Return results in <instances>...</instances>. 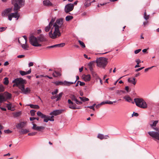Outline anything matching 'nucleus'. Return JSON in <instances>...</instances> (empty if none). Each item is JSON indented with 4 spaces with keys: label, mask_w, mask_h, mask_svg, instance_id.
<instances>
[{
    "label": "nucleus",
    "mask_w": 159,
    "mask_h": 159,
    "mask_svg": "<svg viewBox=\"0 0 159 159\" xmlns=\"http://www.w3.org/2000/svg\"><path fill=\"white\" fill-rule=\"evenodd\" d=\"M57 24L61 26V28L63 26V19L62 18L57 19L56 20Z\"/></svg>",
    "instance_id": "f3484780"
},
{
    "label": "nucleus",
    "mask_w": 159,
    "mask_h": 159,
    "mask_svg": "<svg viewBox=\"0 0 159 159\" xmlns=\"http://www.w3.org/2000/svg\"><path fill=\"white\" fill-rule=\"evenodd\" d=\"M11 3L14 6L13 11L19 10L25 4V0H11Z\"/></svg>",
    "instance_id": "f257e3e1"
},
{
    "label": "nucleus",
    "mask_w": 159,
    "mask_h": 159,
    "mask_svg": "<svg viewBox=\"0 0 159 159\" xmlns=\"http://www.w3.org/2000/svg\"><path fill=\"white\" fill-rule=\"evenodd\" d=\"M95 62H96V60L91 61L88 64V66H92L93 65H94V64Z\"/></svg>",
    "instance_id": "a18cd8bd"
},
{
    "label": "nucleus",
    "mask_w": 159,
    "mask_h": 159,
    "mask_svg": "<svg viewBox=\"0 0 159 159\" xmlns=\"http://www.w3.org/2000/svg\"><path fill=\"white\" fill-rule=\"evenodd\" d=\"M25 44H22L21 45L22 48L25 50H28L27 48H28L29 46Z\"/></svg>",
    "instance_id": "37998d69"
},
{
    "label": "nucleus",
    "mask_w": 159,
    "mask_h": 159,
    "mask_svg": "<svg viewBox=\"0 0 159 159\" xmlns=\"http://www.w3.org/2000/svg\"><path fill=\"white\" fill-rule=\"evenodd\" d=\"M85 1L84 5L86 7H89L91 5V0H85Z\"/></svg>",
    "instance_id": "cd10ccee"
},
{
    "label": "nucleus",
    "mask_w": 159,
    "mask_h": 159,
    "mask_svg": "<svg viewBox=\"0 0 159 159\" xmlns=\"http://www.w3.org/2000/svg\"><path fill=\"white\" fill-rule=\"evenodd\" d=\"M54 28H61V26H59L57 23L56 21L53 25Z\"/></svg>",
    "instance_id": "79ce46f5"
},
{
    "label": "nucleus",
    "mask_w": 159,
    "mask_h": 159,
    "mask_svg": "<svg viewBox=\"0 0 159 159\" xmlns=\"http://www.w3.org/2000/svg\"><path fill=\"white\" fill-rule=\"evenodd\" d=\"M25 81V80L21 78H16L12 81V83H14L13 86V87L16 86L19 89L20 87L22 84H23V82Z\"/></svg>",
    "instance_id": "39448f33"
},
{
    "label": "nucleus",
    "mask_w": 159,
    "mask_h": 159,
    "mask_svg": "<svg viewBox=\"0 0 159 159\" xmlns=\"http://www.w3.org/2000/svg\"><path fill=\"white\" fill-rule=\"evenodd\" d=\"M18 10L13 11L15 12L11 13L12 17L16 18V20H17L20 16V15L18 13Z\"/></svg>",
    "instance_id": "ddd939ff"
},
{
    "label": "nucleus",
    "mask_w": 159,
    "mask_h": 159,
    "mask_svg": "<svg viewBox=\"0 0 159 159\" xmlns=\"http://www.w3.org/2000/svg\"><path fill=\"white\" fill-rule=\"evenodd\" d=\"M134 102L136 105L140 108L145 109L148 107L146 102L143 98H135Z\"/></svg>",
    "instance_id": "7ed1b4c3"
},
{
    "label": "nucleus",
    "mask_w": 159,
    "mask_h": 159,
    "mask_svg": "<svg viewBox=\"0 0 159 159\" xmlns=\"http://www.w3.org/2000/svg\"><path fill=\"white\" fill-rule=\"evenodd\" d=\"M26 106H30V108L35 109H38L39 108V107L38 105H34L33 104H29L27 105Z\"/></svg>",
    "instance_id": "aec40b11"
},
{
    "label": "nucleus",
    "mask_w": 159,
    "mask_h": 159,
    "mask_svg": "<svg viewBox=\"0 0 159 159\" xmlns=\"http://www.w3.org/2000/svg\"><path fill=\"white\" fill-rule=\"evenodd\" d=\"M139 116V114L138 113L134 112L133 114H132V116H135L137 117V116Z\"/></svg>",
    "instance_id": "69168bd1"
},
{
    "label": "nucleus",
    "mask_w": 159,
    "mask_h": 159,
    "mask_svg": "<svg viewBox=\"0 0 159 159\" xmlns=\"http://www.w3.org/2000/svg\"><path fill=\"white\" fill-rule=\"evenodd\" d=\"M11 93H7V94L6 95V100L7 99H10L11 98Z\"/></svg>",
    "instance_id": "ea45409f"
},
{
    "label": "nucleus",
    "mask_w": 159,
    "mask_h": 159,
    "mask_svg": "<svg viewBox=\"0 0 159 159\" xmlns=\"http://www.w3.org/2000/svg\"><path fill=\"white\" fill-rule=\"evenodd\" d=\"M149 135L155 140H159V133L155 131H149L148 132Z\"/></svg>",
    "instance_id": "0eeeda50"
},
{
    "label": "nucleus",
    "mask_w": 159,
    "mask_h": 159,
    "mask_svg": "<svg viewBox=\"0 0 159 159\" xmlns=\"http://www.w3.org/2000/svg\"><path fill=\"white\" fill-rule=\"evenodd\" d=\"M43 5L46 6H52V4L49 0H44L43 2Z\"/></svg>",
    "instance_id": "dca6fc26"
},
{
    "label": "nucleus",
    "mask_w": 159,
    "mask_h": 159,
    "mask_svg": "<svg viewBox=\"0 0 159 159\" xmlns=\"http://www.w3.org/2000/svg\"><path fill=\"white\" fill-rule=\"evenodd\" d=\"M78 42L82 48H84L85 47V45L83 42L81 40H78Z\"/></svg>",
    "instance_id": "c9c22d12"
},
{
    "label": "nucleus",
    "mask_w": 159,
    "mask_h": 159,
    "mask_svg": "<svg viewBox=\"0 0 159 159\" xmlns=\"http://www.w3.org/2000/svg\"><path fill=\"white\" fill-rule=\"evenodd\" d=\"M63 109L56 110L51 112L49 113L50 115H53L54 116H57L61 114L64 111Z\"/></svg>",
    "instance_id": "1a4fd4ad"
},
{
    "label": "nucleus",
    "mask_w": 159,
    "mask_h": 159,
    "mask_svg": "<svg viewBox=\"0 0 159 159\" xmlns=\"http://www.w3.org/2000/svg\"><path fill=\"white\" fill-rule=\"evenodd\" d=\"M29 132V130L27 129H21V133L23 134H26Z\"/></svg>",
    "instance_id": "e433bc0d"
},
{
    "label": "nucleus",
    "mask_w": 159,
    "mask_h": 159,
    "mask_svg": "<svg viewBox=\"0 0 159 159\" xmlns=\"http://www.w3.org/2000/svg\"><path fill=\"white\" fill-rule=\"evenodd\" d=\"M154 66H152L151 67H149L146 68L145 69L144 72H147V71H148L149 70L152 69V68L153 67H154Z\"/></svg>",
    "instance_id": "052dcab7"
},
{
    "label": "nucleus",
    "mask_w": 159,
    "mask_h": 159,
    "mask_svg": "<svg viewBox=\"0 0 159 159\" xmlns=\"http://www.w3.org/2000/svg\"><path fill=\"white\" fill-rule=\"evenodd\" d=\"M54 28H61V26H59L57 23L56 21L53 25Z\"/></svg>",
    "instance_id": "a19ab883"
},
{
    "label": "nucleus",
    "mask_w": 159,
    "mask_h": 159,
    "mask_svg": "<svg viewBox=\"0 0 159 159\" xmlns=\"http://www.w3.org/2000/svg\"><path fill=\"white\" fill-rule=\"evenodd\" d=\"M7 105L6 107L7 108L8 110H11V111H14V109H12V108H14V107H12L11 105L12 104L11 103H7L6 104Z\"/></svg>",
    "instance_id": "393cba45"
},
{
    "label": "nucleus",
    "mask_w": 159,
    "mask_h": 159,
    "mask_svg": "<svg viewBox=\"0 0 159 159\" xmlns=\"http://www.w3.org/2000/svg\"><path fill=\"white\" fill-rule=\"evenodd\" d=\"M141 50V49H139L137 50H135L134 51V53L135 54H137L139 53V52H140Z\"/></svg>",
    "instance_id": "338daca9"
},
{
    "label": "nucleus",
    "mask_w": 159,
    "mask_h": 159,
    "mask_svg": "<svg viewBox=\"0 0 159 159\" xmlns=\"http://www.w3.org/2000/svg\"><path fill=\"white\" fill-rule=\"evenodd\" d=\"M48 34L50 37L52 39H54L56 38V34H54V32L53 33V34H52V30H51L50 31V32Z\"/></svg>",
    "instance_id": "5701e85b"
},
{
    "label": "nucleus",
    "mask_w": 159,
    "mask_h": 159,
    "mask_svg": "<svg viewBox=\"0 0 159 159\" xmlns=\"http://www.w3.org/2000/svg\"><path fill=\"white\" fill-rule=\"evenodd\" d=\"M59 29L60 28H55V30L53 32L54 34H56V38H57V36L59 37L61 35V34Z\"/></svg>",
    "instance_id": "a211bd4d"
},
{
    "label": "nucleus",
    "mask_w": 159,
    "mask_h": 159,
    "mask_svg": "<svg viewBox=\"0 0 159 159\" xmlns=\"http://www.w3.org/2000/svg\"><path fill=\"white\" fill-rule=\"evenodd\" d=\"M91 73L93 77L95 78L96 80H98V77L99 76L97 75V74L96 73V72L93 71Z\"/></svg>",
    "instance_id": "58836bf2"
},
{
    "label": "nucleus",
    "mask_w": 159,
    "mask_h": 159,
    "mask_svg": "<svg viewBox=\"0 0 159 159\" xmlns=\"http://www.w3.org/2000/svg\"><path fill=\"white\" fill-rule=\"evenodd\" d=\"M6 101V97L3 94L0 93V103Z\"/></svg>",
    "instance_id": "6ab92c4d"
},
{
    "label": "nucleus",
    "mask_w": 159,
    "mask_h": 159,
    "mask_svg": "<svg viewBox=\"0 0 159 159\" xmlns=\"http://www.w3.org/2000/svg\"><path fill=\"white\" fill-rule=\"evenodd\" d=\"M73 18V17L72 16H67L66 17V21H69L70 20L72 19Z\"/></svg>",
    "instance_id": "f704fd0d"
},
{
    "label": "nucleus",
    "mask_w": 159,
    "mask_h": 159,
    "mask_svg": "<svg viewBox=\"0 0 159 159\" xmlns=\"http://www.w3.org/2000/svg\"><path fill=\"white\" fill-rule=\"evenodd\" d=\"M124 98L125 100L129 102H130L132 101L131 98L129 96H125L124 97Z\"/></svg>",
    "instance_id": "c756f323"
},
{
    "label": "nucleus",
    "mask_w": 159,
    "mask_h": 159,
    "mask_svg": "<svg viewBox=\"0 0 159 159\" xmlns=\"http://www.w3.org/2000/svg\"><path fill=\"white\" fill-rule=\"evenodd\" d=\"M12 10V8H8L5 9L2 12V17L6 16L7 13L11 12Z\"/></svg>",
    "instance_id": "9d476101"
},
{
    "label": "nucleus",
    "mask_w": 159,
    "mask_h": 159,
    "mask_svg": "<svg viewBox=\"0 0 159 159\" xmlns=\"http://www.w3.org/2000/svg\"><path fill=\"white\" fill-rule=\"evenodd\" d=\"M70 98L72 101H75L77 99L75 96L74 95H71Z\"/></svg>",
    "instance_id": "8fccbe9b"
},
{
    "label": "nucleus",
    "mask_w": 159,
    "mask_h": 159,
    "mask_svg": "<svg viewBox=\"0 0 159 159\" xmlns=\"http://www.w3.org/2000/svg\"><path fill=\"white\" fill-rule=\"evenodd\" d=\"M79 98L80 99V100L83 102H85V101H87L89 100V99L88 98H86L85 97H80Z\"/></svg>",
    "instance_id": "72a5a7b5"
},
{
    "label": "nucleus",
    "mask_w": 159,
    "mask_h": 159,
    "mask_svg": "<svg viewBox=\"0 0 159 159\" xmlns=\"http://www.w3.org/2000/svg\"><path fill=\"white\" fill-rule=\"evenodd\" d=\"M76 105L75 104H74L73 105H70L69 106V108L72 109H79L78 107H75V106H76Z\"/></svg>",
    "instance_id": "4c0bfd02"
},
{
    "label": "nucleus",
    "mask_w": 159,
    "mask_h": 159,
    "mask_svg": "<svg viewBox=\"0 0 159 159\" xmlns=\"http://www.w3.org/2000/svg\"><path fill=\"white\" fill-rule=\"evenodd\" d=\"M4 86L2 84H0V93L4 91Z\"/></svg>",
    "instance_id": "c03bdc74"
},
{
    "label": "nucleus",
    "mask_w": 159,
    "mask_h": 159,
    "mask_svg": "<svg viewBox=\"0 0 159 159\" xmlns=\"http://www.w3.org/2000/svg\"><path fill=\"white\" fill-rule=\"evenodd\" d=\"M43 121L45 122H47L49 120L48 116L46 115V117L45 118H43Z\"/></svg>",
    "instance_id": "de8ad7c7"
},
{
    "label": "nucleus",
    "mask_w": 159,
    "mask_h": 159,
    "mask_svg": "<svg viewBox=\"0 0 159 159\" xmlns=\"http://www.w3.org/2000/svg\"><path fill=\"white\" fill-rule=\"evenodd\" d=\"M12 17L11 14L8 15V19L9 20L11 21L12 20Z\"/></svg>",
    "instance_id": "bf43d9fd"
},
{
    "label": "nucleus",
    "mask_w": 159,
    "mask_h": 159,
    "mask_svg": "<svg viewBox=\"0 0 159 159\" xmlns=\"http://www.w3.org/2000/svg\"><path fill=\"white\" fill-rule=\"evenodd\" d=\"M26 83V80H25V81L23 82V84H22L19 87V89L21 90L23 94H27L30 93V92L31 90L28 87L26 89L25 88V84Z\"/></svg>",
    "instance_id": "423d86ee"
},
{
    "label": "nucleus",
    "mask_w": 159,
    "mask_h": 159,
    "mask_svg": "<svg viewBox=\"0 0 159 159\" xmlns=\"http://www.w3.org/2000/svg\"><path fill=\"white\" fill-rule=\"evenodd\" d=\"M39 42H41L46 41V39L43 34H40L39 36L37 37Z\"/></svg>",
    "instance_id": "4468645a"
},
{
    "label": "nucleus",
    "mask_w": 159,
    "mask_h": 159,
    "mask_svg": "<svg viewBox=\"0 0 159 159\" xmlns=\"http://www.w3.org/2000/svg\"><path fill=\"white\" fill-rule=\"evenodd\" d=\"M21 114V112H16L14 113V116L15 117H18V116H20V115Z\"/></svg>",
    "instance_id": "603ef678"
},
{
    "label": "nucleus",
    "mask_w": 159,
    "mask_h": 159,
    "mask_svg": "<svg viewBox=\"0 0 159 159\" xmlns=\"http://www.w3.org/2000/svg\"><path fill=\"white\" fill-rule=\"evenodd\" d=\"M76 103V104L78 105H81L82 104V102L81 101H79L77 99L75 101Z\"/></svg>",
    "instance_id": "774afa93"
},
{
    "label": "nucleus",
    "mask_w": 159,
    "mask_h": 159,
    "mask_svg": "<svg viewBox=\"0 0 159 159\" xmlns=\"http://www.w3.org/2000/svg\"><path fill=\"white\" fill-rule=\"evenodd\" d=\"M35 35L36 34L34 33H32L29 37V42L34 47H41L42 44L39 43L37 37L34 36V35Z\"/></svg>",
    "instance_id": "20e7f679"
},
{
    "label": "nucleus",
    "mask_w": 159,
    "mask_h": 159,
    "mask_svg": "<svg viewBox=\"0 0 159 159\" xmlns=\"http://www.w3.org/2000/svg\"><path fill=\"white\" fill-rule=\"evenodd\" d=\"M63 94V93L62 92H61L60 93L57 97H56L57 98L56 101H59L61 99Z\"/></svg>",
    "instance_id": "2f4dec72"
},
{
    "label": "nucleus",
    "mask_w": 159,
    "mask_h": 159,
    "mask_svg": "<svg viewBox=\"0 0 159 159\" xmlns=\"http://www.w3.org/2000/svg\"><path fill=\"white\" fill-rule=\"evenodd\" d=\"M144 18L146 20H147L149 19V16L146 15V11H145L144 13Z\"/></svg>",
    "instance_id": "3c124183"
},
{
    "label": "nucleus",
    "mask_w": 159,
    "mask_h": 159,
    "mask_svg": "<svg viewBox=\"0 0 159 159\" xmlns=\"http://www.w3.org/2000/svg\"><path fill=\"white\" fill-rule=\"evenodd\" d=\"M52 116H48V117L49 119V120L51 121H53L54 120V116L53 115H52Z\"/></svg>",
    "instance_id": "09e8293b"
},
{
    "label": "nucleus",
    "mask_w": 159,
    "mask_h": 159,
    "mask_svg": "<svg viewBox=\"0 0 159 159\" xmlns=\"http://www.w3.org/2000/svg\"><path fill=\"white\" fill-rule=\"evenodd\" d=\"M52 83L56 85H65V83L64 81L62 82L61 81H57L55 82H53Z\"/></svg>",
    "instance_id": "412c9836"
},
{
    "label": "nucleus",
    "mask_w": 159,
    "mask_h": 159,
    "mask_svg": "<svg viewBox=\"0 0 159 159\" xmlns=\"http://www.w3.org/2000/svg\"><path fill=\"white\" fill-rule=\"evenodd\" d=\"M9 79L7 77H5L3 80V83L5 85H7L8 84L9 81Z\"/></svg>",
    "instance_id": "a878e982"
},
{
    "label": "nucleus",
    "mask_w": 159,
    "mask_h": 159,
    "mask_svg": "<svg viewBox=\"0 0 159 159\" xmlns=\"http://www.w3.org/2000/svg\"><path fill=\"white\" fill-rule=\"evenodd\" d=\"M158 120H155L154 121L153 123L152 124H150V125L151 128H152L153 127H155L156 126L157 124L158 123Z\"/></svg>",
    "instance_id": "473e14b6"
},
{
    "label": "nucleus",
    "mask_w": 159,
    "mask_h": 159,
    "mask_svg": "<svg viewBox=\"0 0 159 159\" xmlns=\"http://www.w3.org/2000/svg\"><path fill=\"white\" fill-rule=\"evenodd\" d=\"M50 27H49V26H47L45 28V30L46 32H48L49 31L50 29Z\"/></svg>",
    "instance_id": "13d9d810"
},
{
    "label": "nucleus",
    "mask_w": 159,
    "mask_h": 159,
    "mask_svg": "<svg viewBox=\"0 0 159 159\" xmlns=\"http://www.w3.org/2000/svg\"><path fill=\"white\" fill-rule=\"evenodd\" d=\"M37 133V132H32V133H29L28 134V136H32L35 135H36V134Z\"/></svg>",
    "instance_id": "864d4df0"
},
{
    "label": "nucleus",
    "mask_w": 159,
    "mask_h": 159,
    "mask_svg": "<svg viewBox=\"0 0 159 159\" xmlns=\"http://www.w3.org/2000/svg\"><path fill=\"white\" fill-rule=\"evenodd\" d=\"M74 7V4L72 3H69L66 5L65 7V11L66 13H67L72 11Z\"/></svg>",
    "instance_id": "6e6552de"
},
{
    "label": "nucleus",
    "mask_w": 159,
    "mask_h": 159,
    "mask_svg": "<svg viewBox=\"0 0 159 159\" xmlns=\"http://www.w3.org/2000/svg\"><path fill=\"white\" fill-rule=\"evenodd\" d=\"M27 123V122L26 121L21 122L20 123L17 124L16 125V127L17 129H22L25 126Z\"/></svg>",
    "instance_id": "9b49d317"
},
{
    "label": "nucleus",
    "mask_w": 159,
    "mask_h": 159,
    "mask_svg": "<svg viewBox=\"0 0 159 159\" xmlns=\"http://www.w3.org/2000/svg\"><path fill=\"white\" fill-rule=\"evenodd\" d=\"M84 80L85 81H88L91 80V76L89 74L85 75L84 78Z\"/></svg>",
    "instance_id": "bb28decb"
},
{
    "label": "nucleus",
    "mask_w": 159,
    "mask_h": 159,
    "mask_svg": "<svg viewBox=\"0 0 159 159\" xmlns=\"http://www.w3.org/2000/svg\"><path fill=\"white\" fill-rule=\"evenodd\" d=\"M64 83H65V85L67 86H69L71 84H72L75 83V82H68L66 80L64 81Z\"/></svg>",
    "instance_id": "7c9ffc66"
},
{
    "label": "nucleus",
    "mask_w": 159,
    "mask_h": 159,
    "mask_svg": "<svg viewBox=\"0 0 159 159\" xmlns=\"http://www.w3.org/2000/svg\"><path fill=\"white\" fill-rule=\"evenodd\" d=\"M125 89L128 93L130 91V90L129 89V87L128 86H126L125 87Z\"/></svg>",
    "instance_id": "e2e57ef3"
},
{
    "label": "nucleus",
    "mask_w": 159,
    "mask_h": 159,
    "mask_svg": "<svg viewBox=\"0 0 159 159\" xmlns=\"http://www.w3.org/2000/svg\"><path fill=\"white\" fill-rule=\"evenodd\" d=\"M58 90L57 89L55 91L52 92V95L56 94L58 93Z\"/></svg>",
    "instance_id": "4d7b16f0"
},
{
    "label": "nucleus",
    "mask_w": 159,
    "mask_h": 159,
    "mask_svg": "<svg viewBox=\"0 0 159 159\" xmlns=\"http://www.w3.org/2000/svg\"><path fill=\"white\" fill-rule=\"evenodd\" d=\"M7 28V27H1L0 28V32H2L5 31Z\"/></svg>",
    "instance_id": "6e6d98bb"
},
{
    "label": "nucleus",
    "mask_w": 159,
    "mask_h": 159,
    "mask_svg": "<svg viewBox=\"0 0 159 159\" xmlns=\"http://www.w3.org/2000/svg\"><path fill=\"white\" fill-rule=\"evenodd\" d=\"M107 60V58L104 57L97 58L96 60L97 66L102 67L103 68L105 69L108 63Z\"/></svg>",
    "instance_id": "f03ea898"
},
{
    "label": "nucleus",
    "mask_w": 159,
    "mask_h": 159,
    "mask_svg": "<svg viewBox=\"0 0 159 159\" xmlns=\"http://www.w3.org/2000/svg\"><path fill=\"white\" fill-rule=\"evenodd\" d=\"M33 126L32 127V129L34 130H38V131H41V129H44V127L43 126H38L34 124V122H32Z\"/></svg>",
    "instance_id": "f8f14e48"
},
{
    "label": "nucleus",
    "mask_w": 159,
    "mask_h": 159,
    "mask_svg": "<svg viewBox=\"0 0 159 159\" xmlns=\"http://www.w3.org/2000/svg\"><path fill=\"white\" fill-rule=\"evenodd\" d=\"M65 45V43H62L58 44H55L56 48H60L63 47Z\"/></svg>",
    "instance_id": "c85d7f7f"
},
{
    "label": "nucleus",
    "mask_w": 159,
    "mask_h": 159,
    "mask_svg": "<svg viewBox=\"0 0 159 159\" xmlns=\"http://www.w3.org/2000/svg\"><path fill=\"white\" fill-rule=\"evenodd\" d=\"M106 136L109 137L107 135H106L105 136L103 134H98L97 137L100 139L102 140L104 139H107V138L105 137Z\"/></svg>",
    "instance_id": "b1692460"
},
{
    "label": "nucleus",
    "mask_w": 159,
    "mask_h": 159,
    "mask_svg": "<svg viewBox=\"0 0 159 159\" xmlns=\"http://www.w3.org/2000/svg\"><path fill=\"white\" fill-rule=\"evenodd\" d=\"M135 80L136 79L135 78H129L128 79V82L132 83L134 85H135L136 84Z\"/></svg>",
    "instance_id": "4be33fe9"
},
{
    "label": "nucleus",
    "mask_w": 159,
    "mask_h": 159,
    "mask_svg": "<svg viewBox=\"0 0 159 159\" xmlns=\"http://www.w3.org/2000/svg\"><path fill=\"white\" fill-rule=\"evenodd\" d=\"M84 107L85 108H86V107L89 108L90 109H92L93 110H95L94 107H93V106L92 105V106H87V107Z\"/></svg>",
    "instance_id": "680f3d73"
},
{
    "label": "nucleus",
    "mask_w": 159,
    "mask_h": 159,
    "mask_svg": "<svg viewBox=\"0 0 159 159\" xmlns=\"http://www.w3.org/2000/svg\"><path fill=\"white\" fill-rule=\"evenodd\" d=\"M4 132L5 133L9 134L11 133L12 132V131L9 130V129H8L4 130Z\"/></svg>",
    "instance_id": "5fc2aeb1"
},
{
    "label": "nucleus",
    "mask_w": 159,
    "mask_h": 159,
    "mask_svg": "<svg viewBox=\"0 0 159 159\" xmlns=\"http://www.w3.org/2000/svg\"><path fill=\"white\" fill-rule=\"evenodd\" d=\"M36 111L34 110H32L30 111V113L31 116H34L35 115V113Z\"/></svg>",
    "instance_id": "49530a36"
},
{
    "label": "nucleus",
    "mask_w": 159,
    "mask_h": 159,
    "mask_svg": "<svg viewBox=\"0 0 159 159\" xmlns=\"http://www.w3.org/2000/svg\"><path fill=\"white\" fill-rule=\"evenodd\" d=\"M31 69H30L29 70L26 71L23 70H20L19 73L22 76H24L30 74L31 73Z\"/></svg>",
    "instance_id": "2eb2a0df"
},
{
    "label": "nucleus",
    "mask_w": 159,
    "mask_h": 159,
    "mask_svg": "<svg viewBox=\"0 0 159 159\" xmlns=\"http://www.w3.org/2000/svg\"><path fill=\"white\" fill-rule=\"evenodd\" d=\"M144 68V67H141L139 68L138 69H136L135 70V72H138V71L142 70V69H143Z\"/></svg>",
    "instance_id": "0e129e2a"
}]
</instances>
